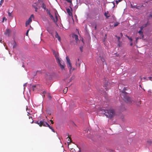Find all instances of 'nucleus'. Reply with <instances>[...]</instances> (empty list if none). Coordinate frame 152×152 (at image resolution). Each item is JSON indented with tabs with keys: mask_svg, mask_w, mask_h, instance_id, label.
<instances>
[{
	"mask_svg": "<svg viewBox=\"0 0 152 152\" xmlns=\"http://www.w3.org/2000/svg\"><path fill=\"white\" fill-rule=\"evenodd\" d=\"M102 112L105 114L107 117L109 118L113 117L115 113L114 110L112 109L109 110L102 109Z\"/></svg>",
	"mask_w": 152,
	"mask_h": 152,
	"instance_id": "f257e3e1",
	"label": "nucleus"
},
{
	"mask_svg": "<svg viewBox=\"0 0 152 152\" xmlns=\"http://www.w3.org/2000/svg\"><path fill=\"white\" fill-rule=\"evenodd\" d=\"M127 93L125 91L123 92L121 94V96L125 101L128 103L132 104V101L131 99L127 95Z\"/></svg>",
	"mask_w": 152,
	"mask_h": 152,
	"instance_id": "f03ea898",
	"label": "nucleus"
},
{
	"mask_svg": "<svg viewBox=\"0 0 152 152\" xmlns=\"http://www.w3.org/2000/svg\"><path fill=\"white\" fill-rule=\"evenodd\" d=\"M66 64L67 66L69 68V72L71 73L72 69V64L71 63L70 60L68 56H66Z\"/></svg>",
	"mask_w": 152,
	"mask_h": 152,
	"instance_id": "7ed1b4c3",
	"label": "nucleus"
},
{
	"mask_svg": "<svg viewBox=\"0 0 152 152\" xmlns=\"http://www.w3.org/2000/svg\"><path fill=\"white\" fill-rule=\"evenodd\" d=\"M53 54L54 55L57 61H58V62H59V60H61V59L59 58L58 53L54 50H53Z\"/></svg>",
	"mask_w": 152,
	"mask_h": 152,
	"instance_id": "20e7f679",
	"label": "nucleus"
},
{
	"mask_svg": "<svg viewBox=\"0 0 152 152\" xmlns=\"http://www.w3.org/2000/svg\"><path fill=\"white\" fill-rule=\"evenodd\" d=\"M57 63L59 65L61 68L62 70L64 69L65 66V64L63 65L61 64V60H59V62H58V61H57Z\"/></svg>",
	"mask_w": 152,
	"mask_h": 152,
	"instance_id": "39448f33",
	"label": "nucleus"
},
{
	"mask_svg": "<svg viewBox=\"0 0 152 152\" xmlns=\"http://www.w3.org/2000/svg\"><path fill=\"white\" fill-rule=\"evenodd\" d=\"M43 121H41L39 122L38 121H37L34 122V123L37 124L40 126L41 127L42 126Z\"/></svg>",
	"mask_w": 152,
	"mask_h": 152,
	"instance_id": "423d86ee",
	"label": "nucleus"
},
{
	"mask_svg": "<svg viewBox=\"0 0 152 152\" xmlns=\"http://www.w3.org/2000/svg\"><path fill=\"white\" fill-rule=\"evenodd\" d=\"M32 21V19H31V18H29L28 20L26 22V25L27 26L29 25L30 23Z\"/></svg>",
	"mask_w": 152,
	"mask_h": 152,
	"instance_id": "0eeeda50",
	"label": "nucleus"
},
{
	"mask_svg": "<svg viewBox=\"0 0 152 152\" xmlns=\"http://www.w3.org/2000/svg\"><path fill=\"white\" fill-rule=\"evenodd\" d=\"M56 34L55 35L56 38H57L59 41H61V38L58 35V33L56 31Z\"/></svg>",
	"mask_w": 152,
	"mask_h": 152,
	"instance_id": "6e6552de",
	"label": "nucleus"
},
{
	"mask_svg": "<svg viewBox=\"0 0 152 152\" xmlns=\"http://www.w3.org/2000/svg\"><path fill=\"white\" fill-rule=\"evenodd\" d=\"M42 126H48L50 127V125L47 122L43 121Z\"/></svg>",
	"mask_w": 152,
	"mask_h": 152,
	"instance_id": "1a4fd4ad",
	"label": "nucleus"
},
{
	"mask_svg": "<svg viewBox=\"0 0 152 152\" xmlns=\"http://www.w3.org/2000/svg\"><path fill=\"white\" fill-rule=\"evenodd\" d=\"M5 34L7 36H9L10 35V30L9 29H7Z\"/></svg>",
	"mask_w": 152,
	"mask_h": 152,
	"instance_id": "9d476101",
	"label": "nucleus"
},
{
	"mask_svg": "<svg viewBox=\"0 0 152 152\" xmlns=\"http://www.w3.org/2000/svg\"><path fill=\"white\" fill-rule=\"evenodd\" d=\"M143 7V5L142 4H140L139 5L137 6L136 7V8L137 9H140V8Z\"/></svg>",
	"mask_w": 152,
	"mask_h": 152,
	"instance_id": "9b49d317",
	"label": "nucleus"
},
{
	"mask_svg": "<svg viewBox=\"0 0 152 152\" xmlns=\"http://www.w3.org/2000/svg\"><path fill=\"white\" fill-rule=\"evenodd\" d=\"M72 37L75 39L76 41H77L78 40V36L76 34L74 35Z\"/></svg>",
	"mask_w": 152,
	"mask_h": 152,
	"instance_id": "f8f14e48",
	"label": "nucleus"
},
{
	"mask_svg": "<svg viewBox=\"0 0 152 152\" xmlns=\"http://www.w3.org/2000/svg\"><path fill=\"white\" fill-rule=\"evenodd\" d=\"M104 15L107 18H108L110 17V15L108 14V12H105Z\"/></svg>",
	"mask_w": 152,
	"mask_h": 152,
	"instance_id": "ddd939ff",
	"label": "nucleus"
},
{
	"mask_svg": "<svg viewBox=\"0 0 152 152\" xmlns=\"http://www.w3.org/2000/svg\"><path fill=\"white\" fill-rule=\"evenodd\" d=\"M152 143V141L150 140H148L147 141V144L149 145H150Z\"/></svg>",
	"mask_w": 152,
	"mask_h": 152,
	"instance_id": "4468645a",
	"label": "nucleus"
},
{
	"mask_svg": "<svg viewBox=\"0 0 152 152\" xmlns=\"http://www.w3.org/2000/svg\"><path fill=\"white\" fill-rule=\"evenodd\" d=\"M50 18L53 20V22H56V20H55V18L52 14H50L49 15Z\"/></svg>",
	"mask_w": 152,
	"mask_h": 152,
	"instance_id": "2eb2a0df",
	"label": "nucleus"
},
{
	"mask_svg": "<svg viewBox=\"0 0 152 152\" xmlns=\"http://www.w3.org/2000/svg\"><path fill=\"white\" fill-rule=\"evenodd\" d=\"M147 25V23L143 25L142 26L140 27V30L142 31V30L143 29V28L146 27Z\"/></svg>",
	"mask_w": 152,
	"mask_h": 152,
	"instance_id": "dca6fc26",
	"label": "nucleus"
},
{
	"mask_svg": "<svg viewBox=\"0 0 152 152\" xmlns=\"http://www.w3.org/2000/svg\"><path fill=\"white\" fill-rule=\"evenodd\" d=\"M68 88L67 87L65 88L63 90V93L64 94H66Z\"/></svg>",
	"mask_w": 152,
	"mask_h": 152,
	"instance_id": "f3484780",
	"label": "nucleus"
},
{
	"mask_svg": "<svg viewBox=\"0 0 152 152\" xmlns=\"http://www.w3.org/2000/svg\"><path fill=\"white\" fill-rule=\"evenodd\" d=\"M66 10L67 13L69 14V15H70L71 14H72V13L71 12L70 10L68 8Z\"/></svg>",
	"mask_w": 152,
	"mask_h": 152,
	"instance_id": "a211bd4d",
	"label": "nucleus"
},
{
	"mask_svg": "<svg viewBox=\"0 0 152 152\" xmlns=\"http://www.w3.org/2000/svg\"><path fill=\"white\" fill-rule=\"evenodd\" d=\"M99 58H100V59L102 62L103 63H104V58L102 57H101V56H99Z\"/></svg>",
	"mask_w": 152,
	"mask_h": 152,
	"instance_id": "6ab92c4d",
	"label": "nucleus"
},
{
	"mask_svg": "<svg viewBox=\"0 0 152 152\" xmlns=\"http://www.w3.org/2000/svg\"><path fill=\"white\" fill-rule=\"evenodd\" d=\"M42 7L44 10H46L45 5L44 3L42 4Z\"/></svg>",
	"mask_w": 152,
	"mask_h": 152,
	"instance_id": "aec40b11",
	"label": "nucleus"
},
{
	"mask_svg": "<svg viewBox=\"0 0 152 152\" xmlns=\"http://www.w3.org/2000/svg\"><path fill=\"white\" fill-rule=\"evenodd\" d=\"M55 13L56 19H55V20H56V22H54L56 23L57 22V20H58V17H57V15L56 14V12Z\"/></svg>",
	"mask_w": 152,
	"mask_h": 152,
	"instance_id": "412c9836",
	"label": "nucleus"
},
{
	"mask_svg": "<svg viewBox=\"0 0 152 152\" xmlns=\"http://www.w3.org/2000/svg\"><path fill=\"white\" fill-rule=\"evenodd\" d=\"M12 12H8V15L10 17H13V16L12 14Z\"/></svg>",
	"mask_w": 152,
	"mask_h": 152,
	"instance_id": "4be33fe9",
	"label": "nucleus"
},
{
	"mask_svg": "<svg viewBox=\"0 0 152 152\" xmlns=\"http://www.w3.org/2000/svg\"><path fill=\"white\" fill-rule=\"evenodd\" d=\"M138 33L139 34L141 35H142V37H143V33L142 31L140 30L138 32Z\"/></svg>",
	"mask_w": 152,
	"mask_h": 152,
	"instance_id": "5701e85b",
	"label": "nucleus"
},
{
	"mask_svg": "<svg viewBox=\"0 0 152 152\" xmlns=\"http://www.w3.org/2000/svg\"><path fill=\"white\" fill-rule=\"evenodd\" d=\"M47 113L49 115H50L51 114V112L50 110H46Z\"/></svg>",
	"mask_w": 152,
	"mask_h": 152,
	"instance_id": "b1692460",
	"label": "nucleus"
},
{
	"mask_svg": "<svg viewBox=\"0 0 152 152\" xmlns=\"http://www.w3.org/2000/svg\"><path fill=\"white\" fill-rule=\"evenodd\" d=\"M126 37L129 40H130L131 42H132V39L131 37H130L129 36H128L127 35H126Z\"/></svg>",
	"mask_w": 152,
	"mask_h": 152,
	"instance_id": "393cba45",
	"label": "nucleus"
},
{
	"mask_svg": "<svg viewBox=\"0 0 152 152\" xmlns=\"http://www.w3.org/2000/svg\"><path fill=\"white\" fill-rule=\"evenodd\" d=\"M119 24V23L118 22H116L115 23L114 25V26L116 27L118 26Z\"/></svg>",
	"mask_w": 152,
	"mask_h": 152,
	"instance_id": "a878e982",
	"label": "nucleus"
},
{
	"mask_svg": "<svg viewBox=\"0 0 152 152\" xmlns=\"http://www.w3.org/2000/svg\"><path fill=\"white\" fill-rule=\"evenodd\" d=\"M67 2H69L70 3V5L72 4V1L71 0H65Z\"/></svg>",
	"mask_w": 152,
	"mask_h": 152,
	"instance_id": "bb28decb",
	"label": "nucleus"
},
{
	"mask_svg": "<svg viewBox=\"0 0 152 152\" xmlns=\"http://www.w3.org/2000/svg\"><path fill=\"white\" fill-rule=\"evenodd\" d=\"M29 119H31L32 120H31V121H30V122L31 123H33V122H34V121H33V120L32 119V117L31 116H29Z\"/></svg>",
	"mask_w": 152,
	"mask_h": 152,
	"instance_id": "cd10ccee",
	"label": "nucleus"
},
{
	"mask_svg": "<svg viewBox=\"0 0 152 152\" xmlns=\"http://www.w3.org/2000/svg\"><path fill=\"white\" fill-rule=\"evenodd\" d=\"M118 42V46L119 47H120L121 46L122 42L119 41V42Z\"/></svg>",
	"mask_w": 152,
	"mask_h": 152,
	"instance_id": "c85d7f7f",
	"label": "nucleus"
},
{
	"mask_svg": "<svg viewBox=\"0 0 152 152\" xmlns=\"http://www.w3.org/2000/svg\"><path fill=\"white\" fill-rule=\"evenodd\" d=\"M78 64L79 66H80V63H78L77 62V61H76V63H75V65L77 66V64Z\"/></svg>",
	"mask_w": 152,
	"mask_h": 152,
	"instance_id": "c756f323",
	"label": "nucleus"
},
{
	"mask_svg": "<svg viewBox=\"0 0 152 152\" xmlns=\"http://www.w3.org/2000/svg\"><path fill=\"white\" fill-rule=\"evenodd\" d=\"M46 11H47L48 14L49 15H50V14H51L50 11L48 10L47 9H46Z\"/></svg>",
	"mask_w": 152,
	"mask_h": 152,
	"instance_id": "7c9ffc66",
	"label": "nucleus"
},
{
	"mask_svg": "<svg viewBox=\"0 0 152 152\" xmlns=\"http://www.w3.org/2000/svg\"><path fill=\"white\" fill-rule=\"evenodd\" d=\"M115 37L117 38L118 42H119V41H120V37H118L117 36H115Z\"/></svg>",
	"mask_w": 152,
	"mask_h": 152,
	"instance_id": "2f4dec72",
	"label": "nucleus"
},
{
	"mask_svg": "<svg viewBox=\"0 0 152 152\" xmlns=\"http://www.w3.org/2000/svg\"><path fill=\"white\" fill-rule=\"evenodd\" d=\"M131 7L132 8H136V6H133L132 4H131Z\"/></svg>",
	"mask_w": 152,
	"mask_h": 152,
	"instance_id": "473e14b6",
	"label": "nucleus"
},
{
	"mask_svg": "<svg viewBox=\"0 0 152 152\" xmlns=\"http://www.w3.org/2000/svg\"><path fill=\"white\" fill-rule=\"evenodd\" d=\"M7 20V19L5 17H3V18L2 20V22H4V20L6 21Z\"/></svg>",
	"mask_w": 152,
	"mask_h": 152,
	"instance_id": "72a5a7b5",
	"label": "nucleus"
},
{
	"mask_svg": "<svg viewBox=\"0 0 152 152\" xmlns=\"http://www.w3.org/2000/svg\"><path fill=\"white\" fill-rule=\"evenodd\" d=\"M140 104H141L140 101H138V102L137 103V105L138 106H140Z\"/></svg>",
	"mask_w": 152,
	"mask_h": 152,
	"instance_id": "f704fd0d",
	"label": "nucleus"
},
{
	"mask_svg": "<svg viewBox=\"0 0 152 152\" xmlns=\"http://www.w3.org/2000/svg\"><path fill=\"white\" fill-rule=\"evenodd\" d=\"M69 138V139L70 140V142H72V140H71V137H70L69 136V134H68V137H67V138Z\"/></svg>",
	"mask_w": 152,
	"mask_h": 152,
	"instance_id": "c9c22d12",
	"label": "nucleus"
},
{
	"mask_svg": "<svg viewBox=\"0 0 152 152\" xmlns=\"http://www.w3.org/2000/svg\"><path fill=\"white\" fill-rule=\"evenodd\" d=\"M4 2V0H1L0 3V6H1L2 3Z\"/></svg>",
	"mask_w": 152,
	"mask_h": 152,
	"instance_id": "e433bc0d",
	"label": "nucleus"
},
{
	"mask_svg": "<svg viewBox=\"0 0 152 152\" xmlns=\"http://www.w3.org/2000/svg\"><path fill=\"white\" fill-rule=\"evenodd\" d=\"M150 80L152 81V75L148 78Z\"/></svg>",
	"mask_w": 152,
	"mask_h": 152,
	"instance_id": "4c0bfd02",
	"label": "nucleus"
},
{
	"mask_svg": "<svg viewBox=\"0 0 152 152\" xmlns=\"http://www.w3.org/2000/svg\"><path fill=\"white\" fill-rule=\"evenodd\" d=\"M83 47H80V51L81 52H83Z\"/></svg>",
	"mask_w": 152,
	"mask_h": 152,
	"instance_id": "58836bf2",
	"label": "nucleus"
},
{
	"mask_svg": "<svg viewBox=\"0 0 152 152\" xmlns=\"http://www.w3.org/2000/svg\"><path fill=\"white\" fill-rule=\"evenodd\" d=\"M29 31V30H28L27 31H26V35L27 36H28V31Z\"/></svg>",
	"mask_w": 152,
	"mask_h": 152,
	"instance_id": "ea45409f",
	"label": "nucleus"
},
{
	"mask_svg": "<svg viewBox=\"0 0 152 152\" xmlns=\"http://www.w3.org/2000/svg\"><path fill=\"white\" fill-rule=\"evenodd\" d=\"M50 121L51 122V124H53L54 123L53 121H52V120H50Z\"/></svg>",
	"mask_w": 152,
	"mask_h": 152,
	"instance_id": "a19ab883",
	"label": "nucleus"
},
{
	"mask_svg": "<svg viewBox=\"0 0 152 152\" xmlns=\"http://www.w3.org/2000/svg\"><path fill=\"white\" fill-rule=\"evenodd\" d=\"M34 17V16L32 14L31 15L30 17L29 18H31V19H32V18H33Z\"/></svg>",
	"mask_w": 152,
	"mask_h": 152,
	"instance_id": "79ce46f5",
	"label": "nucleus"
},
{
	"mask_svg": "<svg viewBox=\"0 0 152 152\" xmlns=\"http://www.w3.org/2000/svg\"><path fill=\"white\" fill-rule=\"evenodd\" d=\"M35 86H33L32 88H33V91L34 90V89L35 88Z\"/></svg>",
	"mask_w": 152,
	"mask_h": 152,
	"instance_id": "37998d69",
	"label": "nucleus"
},
{
	"mask_svg": "<svg viewBox=\"0 0 152 152\" xmlns=\"http://www.w3.org/2000/svg\"><path fill=\"white\" fill-rule=\"evenodd\" d=\"M16 47V44H15L13 45V48H15V47Z\"/></svg>",
	"mask_w": 152,
	"mask_h": 152,
	"instance_id": "c03bdc74",
	"label": "nucleus"
},
{
	"mask_svg": "<svg viewBox=\"0 0 152 152\" xmlns=\"http://www.w3.org/2000/svg\"><path fill=\"white\" fill-rule=\"evenodd\" d=\"M75 70V69L74 68H72V71H71V72H72L74 70Z\"/></svg>",
	"mask_w": 152,
	"mask_h": 152,
	"instance_id": "a18cd8bd",
	"label": "nucleus"
},
{
	"mask_svg": "<svg viewBox=\"0 0 152 152\" xmlns=\"http://www.w3.org/2000/svg\"><path fill=\"white\" fill-rule=\"evenodd\" d=\"M115 2H116V4H117L119 2H118V1H117V0L115 1Z\"/></svg>",
	"mask_w": 152,
	"mask_h": 152,
	"instance_id": "49530a36",
	"label": "nucleus"
},
{
	"mask_svg": "<svg viewBox=\"0 0 152 152\" xmlns=\"http://www.w3.org/2000/svg\"><path fill=\"white\" fill-rule=\"evenodd\" d=\"M49 128L50 129H52L53 128V127H52V126H50V127H49Z\"/></svg>",
	"mask_w": 152,
	"mask_h": 152,
	"instance_id": "de8ad7c7",
	"label": "nucleus"
},
{
	"mask_svg": "<svg viewBox=\"0 0 152 152\" xmlns=\"http://www.w3.org/2000/svg\"><path fill=\"white\" fill-rule=\"evenodd\" d=\"M51 130H52V131L53 132H55V131H54V129L53 128Z\"/></svg>",
	"mask_w": 152,
	"mask_h": 152,
	"instance_id": "09e8293b",
	"label": "nucleus"
},
{
	"mask_svg": "<svg viewBox=\"0 0 152 152\" xmlns=\"http://www.w3.org/2000/svg\"><path fill=\"white\" fill-rule=\"evenodd\" d=\"M120 35H121V37H122V36H123V34L122 33H120Z\"/></svg>",
	"mask_w": 152,
	"mask_h": 152,
	"instance_id": "8fccbe9b",
	"label": "nucleus"
},
{
	"mask_svg": "<svg viewBox=\"0 0 152 152\" xmlns=\"http://www.w3.org/2000/svg\"><path fill=\"white\" fill-rule=\"evenodd\" d=\"M35 11L36 12H37V7H35Z\"/></svg>",
	"mask_w": 152,
	"mask_h": 152,
	"instance_id": "3c124183",
	"label": "nucleus"
},
{
	"mask_svg": "<svg viewBox=\"0 0 152 152\" xmlns=\"http://www.w3.org/2000/svg\"><path fill=\"white\" fill-rule=\"evenodd\" d=\"M131 42V43L130 44V45L131 46H132V42Z\"/></svg>",
	"mask_w": 152,
	"mask_h": 152,
	"instance_id": "603ef678",
	"label": "nucleus"
},
{
	"mask_svg": "<svg viewBox=\"0 0 152 152\" xmlns=\"http://www.w3.org/2000/svg\"><path fill=\"white\" fill-rule=\"evenodd\" d=\"M28 114V116L29 115H31V114L30 113H29L28 112H27Z\"/></svg>",
	"mask_w": 152,
	"mask_h": 152,
	"instance_id": "864d4df0",
	"label": "nucleus"
},
{
	"mask_svg": "<svg viewBox=\"0 0 152 152\" xmlns=\"http://www.w3.org/2000/svg\"><path fill=\"white\" fill-rule=\"evenodd\" d=\"M76 61H77V62L79 63V58H78L77 59V60Z\"/></svg>",
	"mask_w": 152,
	"mask_h": 152,
	"instance_id": "5fc2aeb1",
	"label": "nucleus"
},
{
	"mask_svg": "<svg viewBox=\"0 0 152 152\" xmlns=\"http://www.w3.org/2000/svg\"><path fill=\"white\" fill-rule=\"evenodd\" d=\"M118 2H120L121 1H122V0H118Z\"/></svg>",
	"mask_w": 152,
	"mask_h": 152,
	"instance_id": "6e6d98bb",
	"label": "nucleus"
},
{
	"mask_svg": "<svg viewBox=\"0 0 152 152\" xmlns=\"http://www.w3.org/2000/svg\"><path fill=\"white\" fill-rule=\"evenodd\" d=\"M149 16L151 17H152V14H150Z\"/></svg>",
	"mask_w": 152,
	"mask_h": 152,
	"instance_id": "4d7b16f0",
	"label": "nucleus"
},
{
	"mask_svg": "<svg viewBox=\"0 0 152 152\" xmlns=\"http://www.w3.org/2000/svg\"><path fill=\"white\" fill-rule=\"evenodd\" d=\"M95 29H96V25L95 26Z\"/></svg>",
	"mask_w": 152,
	"mask_h": 152,
	"instance_id": "13d9d810",
	"label": "nucleus"
},
{
	"mask_svg": "<svg viewBox=\"0 0 152 152\" xmlns=\"http://www.w3.org/2000/svg\"><path fill=\"white\" fill-rule=\"evenodd\" d=\"M28 107H26V110H27H27H28Z\"/></svg>",
	"mask_w": 152,
	"mask_h": 152,
	"instance_id": "bf43d9fd",
	"label": "nucleus"
},
{
	"mask_svg": "<svg viewBox=\"0 0 152 152\" xmlns=\"http://www.w3.org/2000/svg\"><path fill=\"white\" fill-rule=\"evenodd\" d=\"M74 78V77H72L71 78V79H73Z\"/></svg>",
	"mask_w": 152,
	"mask_h": 152,
	"instance_id": "052dcab7",
	"label": "nucleus"
},
{
	"mask_svg": "<svg viewBox=\"0 0 152 152\" xmlns=\"http://www.w3.org/2000/svg\"><path fill=\"white\" fill-rule=\"evenodd\" d=\"M45 93H45V91H44V92H43V94H45Z\"/></svg>",
	"mask_w": 152,
	"mask_h": 152,
	"instance_id": "680f3d73",
	"label": "nucleus"
},
{
	"mask_svg": "<svg viewBox=\"0 0 152 152\" xmlns=\"http://www.w3.org/2000/svg\"><path fill=\"white\" fill-rule=\"evenodd\" d=\"M146 77H144V78H144V79H146Z\"/></svg>",
	"mask_w": 152,
	"mask_h": 152,
	"instance_id": "e2e57ef3",
	"label": "nucleus"
},
{
	"mask_svg": "<svg viewBox=\"0 0 152 152\" xmlns=\"http://www.w3.org/2000/svg\"><path fill=\"white\" fill-rule=\"evenodd\" d=\"M82 42H83V40H82Z\"/></svg>",
	"mask_w": 152,
	"mask_h": 152,
	"instance_id": "0e129e2a",
	"label": "nucleus"
}]
</instances>
